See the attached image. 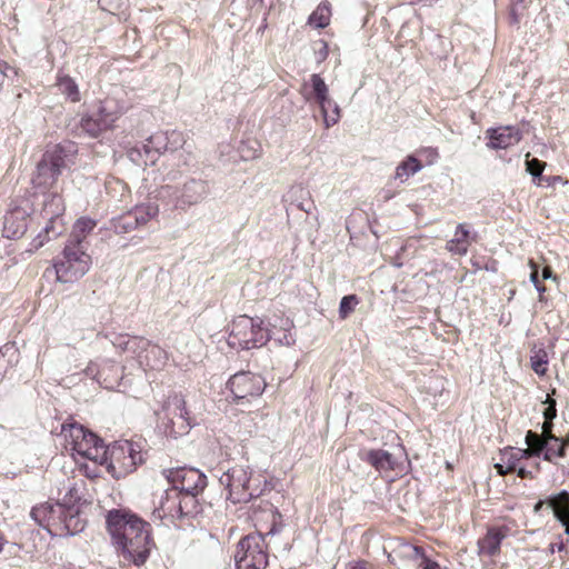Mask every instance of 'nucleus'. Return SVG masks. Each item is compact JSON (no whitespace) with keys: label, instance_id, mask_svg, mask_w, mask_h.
<instances>
[{"label":"nucleus","instance_id":"obj_12","mask_svg":"<svg viewBox=\"0 0 569 569\" xmlns=\"http://www.w3.org/2000/svg\"><path fill=\"white\" fill-rule=\"evenodd\" d=\"M143 462V456L133 443L126 441L122 445L108 448V471L113 478L120 479L133 472L138 465Z\"/></svg>","mask_w":569,"mask_h":569},{"label":"nucleus","instance_id":"obj_41","mask_svg":"<svg viewBox=\"0 0 569 569\" xmlns=\"http://www.w3.org/2000/svg\"><path fill=\"white\" fill-rule=\"evenodd\" d=\"M149 340L137 336L131 337L130 339L128 352L133 353L138 358L140 365H143L142 356L144 353V350L149 346Z\"/></svg>","mask_w":569,"mask_h":569},{"label":"nucleus","instance_id":"obj_59","mask_svg":"<svg viewBox=\"0 0 569 569\" xmlns=\"http://www.w3.org/2000/svg\"><path fill=\"white\" fill-rule=\"evenodd\" d=\"M322 48L319 50V57L320 59H326L328 56V44L327 42H321Z\"/></svg>","mask_w":569,"mask_h":569},{"label":"nucleus","instance_id":"obj_7","mask_svg":"<svg viewBox=\"0 0 569 569\" xmlns=\"http://www.w3.org/2000/svg\"><path fill=\"white\" fill-rule=\"evenodd\" d=\"M220 485L227 490V499L232 503L248 502L260 496L258 487L252 486V469L248 465H234L223 470Z\"/></svg>","mask_w":569,"mask_h":569},{"label":"nucleus","instance_id":"obj_4","mask_svg":"<svg viewBox=\"0 0 569 569\" xmlns=\"http://www.w3.org/2000/svg\"><path fill=\"white\" fill-rule=\"evenodd\" d=\"M61 432L66 440V449L70 450L72 455H78L101 465L107 462L108 448L93 432L77 423L63 425Z\"/></svg>","mask_w":569,"mask_h":569},{"label":"nucleus","instance_id":"obj_26","mask_svg":"<svg viewBox=\"0 0 569 569\" xmlns=\"http://www.w3.org/2000/svg\"><path fill=\"white\" fill-rule=\"evenodd\" d=\"M505 537L501 529H489L487 535L478 541L479 553L489 557L496 556L500 551V545Z\"/></svg>","mask_w":569,"mask_h":569},{"label":"nucleus","instance_id":"obj_17","mask_svg":"<svg viewBox=\"0 0 569 569\" xmlns=\"http://www.w3.org/2000/svg\"><path fill=\"white\" fill-rule=\"evenodd\" d=\"M84 373L96 380L101 387L112 390L120 386L123 368L112 360L101 359L91 361L84 369Z\"/></svg>","mask_w":569,"mask_h":569},{"label":"nucleus","instance_id":"obj_1","mask_svg":"<svg viewBox=\"0 0 569 569\" xmlns=\"http://www.w3.org/2000/svg\"><path fill=\"white\" fill-rule=\"evenodd\" d=\"M106 526L112 545L127 561L141 566L148 560L154 547L149 522L129 510L112 509L106 516Z\"/></svg>","mask_w":569,"mask_h":569},{"label":"nucleus","instance_id":"obj_28","mask_svg":"<svg viewBox=\"0 0 569 569\" xmlns=\"http://www.w3.org/2000/svg\"><path fill=\"white\" fill-rule=\"evenodd\" d=\"M144 146L146 152L148 153L149 158H151L156 163V161L162 153L169 151L167 133L163 131H159L151 134L146 140Z\"/></svg>","mask_w":569,"mask_h":569},{"label":"nucleus","instance_id":"obj_15","mask_svg":"<svg viewBox=\"0 0 569 569\" xmlns=\"http://www.w3.org/2000/svg\"><path fill=\"white\" fill-rule=\"evenodd\" d=\"M32 212L31 204L28 200H14L3 222V236L9 239L21 238L28 229V220Z\"/></svg>","mask_w":569,"mask_h":569},{"label":"nucleus","instance_id":"obj_38","mask_svg":"<svg viewBox=\"0 0 569 569\" xmlns=\"http://www.w3.org/2000/svg\"><path fill=\"white\" fill-rule=\"evenodd\" d=\"M98 338H104L109 340L116 349H119L121 352H128L129 342L131 337L123 333H109V332H99L97 335Z\"/></svg>","mask_w":569,"mask_h":569},{"label":"nucleus","instance_id":"obj_56","mask_svg":"<svg viewBox=\"0 0 569 569\" xmlns=\"http://www.w3.org/2000/svg\"><path fill=\"white\" fill-rule=\"evenodd\" d=\"M100 2L113 8V9H118L121 3H122V0H100Z\"/></svg>","mask_w":569,"mask_h":569},{"label":"nucleus","instance_id":"obj_64","mask_svg":"<svg viewBox=\"0 0 569 569\" xmlns=\"http://www.w3.org/2000/svg\"><path fill=\"white\" fill-rule=\"evenodd\" d=\"M561 440L563 441L565 451L567 452V450H569V433Z\"/></svg>","mask_w":569,"mask_h":569},{"label":"nucleus","instance_id":"obj_5","mask_svg":"<svg viewBox=\"0 0 569 569\" xmlns=\"http://www.w3.org/2000/svg\"><path fill=\"white\" fill-rule=\"evenodd\" d=\"M210 192L209 183L204 179L189 178L181 188L166 184L158 189L157 199L171 204L174 209L187 210L191 206L203 201Z\"/></svg>","mask_w":569,"mask_h":569},{"label":"nucleus","instance_id":"obj_16","mask_svg":"<svg viewBox=\"0 0 569 569\" xmlns=\"http://www.w3.org/2000/svg\"><path fill=\"white\" fill-rule=\"evenodd\" d=\"M158 212V206L153 203L137 206L133 210L113 218L111 220V228L118 234L128 233L140 226H144L154 218Z\"/></svg>","mask_w":569,"mask_h":569},{"label":"nucleus","instance_id":"obj_13","mask_svg":"<svg viewBox=\"0 0 569 569\" xmlns=\"http://www.w3.org/2000/svg\"><path fill=\"white\" fill-rule=\"evenodd\" d=\"M162 475L179 493L199 495L207 486V477L196 468L163 469Z\"/></svg>","mask_w":569,"mask_h":569},{"label":"nucleus","instance_id":"obj_55","mask_svg":"<svg viewBox=\"0 0 569 569\" xmlns=\"http://www.w3.org/2000/svg\"><path fill=\"white\" fill-rule=\"evenodd\" d=\"M495 468L497 469V472L499 475H506L508 472H512L511 470H507L506 463H503L501 460H500V462L495 465Z\"/></svg>","mask_w":569,"mask_h":569},{"label":"nucleus","instance_id":"obj_42","mask_svg":"<svg viewBox=\"0 0 569 569\" xmlns=\"http://www.w3.org/2000/svg\"><path fill=\"white\" fill-rule=\"evenodd\" d=\"M358 303L359 298L356 295L345 296L340 301L339 317L341 319L348 318L355 311Z\"/></svg>","mask_w":569,"mask_h":569},{"label":"nucleus","instance_id":"obj_50","mask_svg":"<svg viewBox=\"0 0 569 569\" xmlns=\"http://www.w3.org/2000/svg\"><path fill=\"white\" fill-rule=\"evenodd\" d=\"M557 416L556 401L553 399L548 401V407L543 410L545 420H553Z\"/></svg>","mask_w":569,"mask_h":569},{"label":"nucleus","instance_id":"obj_25","mask_svg":"<svg viewBox=\"0 0 569 569\" xmlns=\"http://www.w3.org/2000/svg\"><path fill=\"white\" fill-rule=\"evenodd\" d=\"M96 224V221L90 218L82 217L78 219L73 224L68 242L89 248L87 238L93 231Z\"/></svg>","mask_w":569,"mask_h":569},{"label":"nucleus","instance_id":"obj_10","mask_svg":"<svg viewBox=\"0 0 569 569\" xmlns=\"http://www.w3.org/2000/svg\"><path fill=\"white\" fill-rule=\"evenodd\" d=\"M123 114V110L113 100L100 102L98 109L81 114L77 130L91 138L99 137L102 132L111 129L114 122Z\"/></svg>","mask_w":569,"mask_h":569},{"label":"nucleus","instance_id":"obj_62","mask_svg":"<svg viewBox=\"0 0 569 569\" xmlns=\"http://www.w3.org/2000/svg\"><path fill=\"white\" fill-rule=\"evenodd\" d=\"M563 548H565L563 543H559L558 546L550 545V552L553 553L555 549H557L558 551H561V550H563Z\"/></svg>","mask_w":569,"mask_h":569},{"label":"nucleus","instance_id":"obj_47","mask_svg":"<svg viewBox=\"0 0 569 569\" xmlns=\"http://www.w3.org/2000/svg\"><path fill=\"white\" fill-rule=\"evenodd\" d=\"M515 451H516V449L510 448V449H506L501 453V461L503 463H506L507 470L513 471L515 469H517V466L520 465L521 460L517 455H515Z\"/></svg>","mask_w":569,"mask_h":569},{"label":"nucleus","instance_id":"obj_33","mask_svg":"<svg viewBox=\"0 0 569 569\" xmlns=\"http://www.w3.org/2000/svg\"><path fill=\"white\" fill-rule=\"evenodd\" d=\"M18 350L13 345H4L0 348V381L7 371L17 362Z\"/></svg>","mask_w":569,"mask_h":569},{"label":"nucleus","instance_id":"obj_27","mask_svg":"<svg viewBox=\"0 0 569 569\" xmlns=\"http://www.w3.org/2000/svg\"><path fill=\"white\" fill-rule=\"evenodd\" d=\"M365 460L380 472L395 470L397 466L395 457L382 449L369 450L366 453Z\"/></svg>","mask_w":569,"mask_h":569},{"label":"nucleus","instance_id":"obj_18","mask_svg":"<svg viewBox=\"0 0 569 569\" xmlns=\"http://www.w3.org/2000/svg\"><path fill=\"white\" fill-rule=\"evenodd\" d=\"M62 515L58 516L52 536L69 537L81 532L86 527V519L77 506L61 505Z\"/></svg>","mask_w":569,"mask_h":569},{"label":"nucleus","instance_id":"obj_49","mask_svg":"<svg viewBox=\"0 0 569 569\" xmlns=\"http://www.w3.org/2000/svg\"><path fill=\"white\" fill-rule=\"evenodd\" d=\"M417 566L420 567L421 569H440L439 563L429 559L425 553L417 562Z\"/></svg>","mask_w":569,"mask_h":569},{"label":"nucleus","instance_id":"obj_35","mask_svg":"<svg viewBox=\"0 0 569 569\" xmlns=\"http://www.w3.org/2000/svg\"><path fill=\"white\" fill-rule=\"evenodd\" d=\"M330 6L328 2H321L309 17V24L322 29L330 22Z\"/></svg>","mask_w":569,"mask_h":569},{"label":"nucleus","instance_id":"obj_46","mask_svg":"<svg viewBox=\"0 0 569 569\" xmlns=\"http://www.w3.org/2000/svg\"><path fill=\"white\" fill-rule=\"evenodd\" d=\"M531 368L537 375H545L547 371L548 359L545 351L540 350L531 357Z\"/></svg>","mask_w":569,"mask_h":569},{"label":"nucleus","instance_id":"obj_54","mask_svg":"<svg viewBox=\"0 0 569 569\" xmlns=\"http://www.w3.org/2000/svg\"><path fill=\"white\" fill-rule=\"evenodd\" d=\"M530 266H531V273H530V281L535 284L539 283V279H538V268L536 266V263L533 261H530Z\"/></svg>","mask_w":569,"mask_h":569},{"label":"nucleus","instance_id":"obj_52","mask_svg":"<svg viewBox=\"0 0 569 569\" xmlns=\"http://www.w3.org/2000/svg\"><path fill=\"white\" fill-rule=\"evenodd\" d=\"M552 420H545L541 428V435L547 439V436H555L552 433Z\"/></svg>","mask_w":569,"mask_h":569},{"label":"nucleus","instance_id":"obj_40","mask_svg":"<svg viewBox=\"0 0 569 569\" xmlns=\"http://www.w3.org/2000/svg\"><path fill=\"white\" fill-rule=\"evenodd\" d=\"M81 491L77 482H69L66 487V493L61 501H57L58 505L77 506V502L81 500Z\"/></svg>","mask_w":569,"mask_h":569},{"label":"nucleus","instance_id":"obj_14","mask_svg":"<svg viewBox=\"0 0 569 569\" xmlns=\"http://www.w3.org/2000/svg\"><path fill=\"white\" fill-rule=\"evenodd\" d=\"M266 386L267 383L261 376L249 371L237 372L227 382V387L237 403L261 396Z\"/></svg>","mask_w":569,"mask_h":569},{"label":"nucleus","instance_id":"obj_34","mask_svg":"<svg viewBox=\"0 0 569 569\" xmlns=\"http://www.w3.org/2000/svg\"><path fill=\"white\" fill-rule=\"evenodd\" d=\"M422 555L423 551L420 547L413 546L408 542H401L397 546V548L392 551V553L389 557H398L402 559L413 560L417 563L422 557Z\"/></svg>","mask_w":569,"mask_h":569},{"label":"nucleus","instance_id":"obj_2","mask_svg":"<svg viewBox=\"0 0 569 569\" xmlns=\"http://www.w3.org/2000/svg\"><path fill=\"white\" fill-rule=\"evenodd\" d=\"M267 520L270 527L264 533L262 528L258 533H251L242 538L234 553L237 569H266L268 566L266 537L270 540L280 533L284 527L281 513L278 510L270 509L267 513Z\"/></svg>","mask_w":569,"mask_h":569},{"label":"nucleus","instance_id":"obj_37","mask_svg":"<svg viewBox=\"0 0 569 569\" xmlns=\"http://www.w3.org/2000/svg\"><path fill=\"white\" fill-rule=\"evenodd\" d=\"M182 497L179 500L178 503V513L179 517H187L190 515H193L197 512V505H196V497L198 495H191V493H180Z\"/></svg>","mask_w":569,"mask_h":569},{"label":"nucleus","instance_id":"obj_21","mask_svg":"<svg viewBox=\"0 0 569 569\" xmlns=\"http://www.w3.org/2000/svg\"><path fill=\"white\" fill-rule=\"evenodd\" d=\"M282 201L286 204L287 211L290 207H296L309 214L316 209L309 189L302 184H293L283 196Z\"/></svg>","mask_w":569,"mask_h":569},{"label":"nucleus","instance_id":"obj_22","mask_svg":"<svg viewBox=\"0 0 569 569\" xmlns=\"http://www.w3.org/2000/svg\"><path fill=\"white\" fill-rule=\"evenodd\" d=\"M62 515L61 505L46 502L40 506L33 507L30 516L41 527L52 535L58 519Z\"/></svg>","mask_w":569,"mask_h":569},{"label":"nucleus","instance_id":"obj_3","mask_svg":"<svg viewBox=\"0 0 569 569\" xmlns=\"http://www.w3.org/2000/svg\"><path fill=\"white\" fill-rule=\"evenodd\" d=\"M157 429L167 438L177 439L189 433L197 425L196 418L187 409L182 395H170L159 412H157Z\"/></svg>","mask_w":569,"mask_h":569},{"label":"nucleus","instance_id":"obj_60","mask_svg":"<svg viewBox=\"0 0 569 569\" xmlns=\"http://www.w3.org/2000/svg\"><path fill=\"white\" fill-rule=\"evenodd\" d=\"M548 500H549V498H548L547 500H539V501L535 505V507H533L535 512L540 511V510H541V508H542V506H543L545 503H547V505H548Z\"/></svg>","mask_w":569,"mask_h":569},{"label":"nucleus","instance_id":"obj_6","mask_svg":"<svg viewBox=\"0 0 569 569\" xmlns=\"http://www.w3.org/2000/svg\"><path fill=\"white\" fill-rule=\"evenodd\" d=\"M91 264L88 248L67 241L53 268L59 282L72 283L82 278L90 270Z\"/></svg>","mask_w":569,"mask_h":569},{"label":"nucleus","instance_id":"obj_20","mask_svg":"<svg viewBox=\"0 0 569 569\" xmlns=\"http://www.w3.org/2000/svg\"><path fill=\"white\" fill-rule=\"evenodd\" d=\"M486 136L489 140L487 146L490 149H507L517 144L522 138L520 129L513 126L488 129Z\"/></svg>","mask_w":569,"mask_h":569},{"label":"nucleus","instance_id":"obj_32","mask_svg":"<svg viewBox=\"0 0 569 569\" xmlns=\"http://www.w3.org/2000/svg\"><path fill=\"white\" fill-rule=\"evenodd\" d=\"M312 90L315 93V98L320 109H326V104L331 106L332 100L328 97V87L325 83L323 79L315 73L310 78Z\"/></svg>","mask_w":569,"mask_h":569},{"label":"nucleus","instance_id":"obj_8","mask_svg":"<svg viewBox=\"0 0 569 569\" xmlns=\"http://www.w3.org/2000/svg\"><path fill=\"white\" fill-rule=\"evenodd\" d=\"M268 342L262 320L246 315L237 317L230 327L228 345L233 349L250 350Z\"/></svg>","mask_w":569,"mask_h":569},{"label":"nucleus","instance_id":"obj_51","mask_svg":"<svg viewBox=\"0 0 569 569\" xmlns=\"http://www.w3.org/2000/svg\"><path fill=\"white\" fill-rule=\"evenodd\" d=\"M515 455H517L520 460L529 459L531 457H539L541 453H535L533 448L528 447L527 449H516Z\"/></svg>","mask_w":569,"mask_h":569},{"label":"nucleus","instance_id":"obj_57","mask_svg":"<svg viewBox=\"0 0 569 569\" xmlns=\"http://www.w3.org/2000/svg\"><path fill=\"white\" fill-rule=\"evenodd\" d=\"M541 277H542V279H545V280L552 278V270H551V268H550V267H548V266H547V267H545V268L542 269Z\"/></svg>","mask_w":569,"mask_h":569},{"label":"nucleus","instance_id":"obj_31","mask_svg":"<svg viewBox=\"0 0 569 569\" xmlns=\"http://www.w3.org/2000/svg\"><path fill=\"white\" fill-rule=\"evenodd\" d=\"M421 168L420 161L415 156H408L406 160L400 162L396 168L395 178L403 182L408 180L409 177L420 171Z\"/></svg>","mask_w":569,"mask_h":569},{"label":"nucleus","instance_id":"obj_48","mask_svg":"<svg viewBox=\"0 0 569 569\" xmlns=\"http://www.w3.org/2000/svg\"><path fill=\"white\" fill-rule=\"evenodd\" d=\"M526 166H527V171L533 177V178H538L541 176L545 167H546V163L538 160L537 158H533V159H527L526 161Z\"/></svg>","mask_w":569,"mask_h":569},{"label":"nucleus","instance_id":"obj_44","mask_svg":"<svg viewBox=\"0 0 569 569\" xmlns=\"http://www.w3.org/2000/svg\"><path fill=\"white\" fill-rule=\"evenodd\" d=\"M525 440L528 447L533 448L535 453H542L546 439L541 433L529 430L526 433Z\"/></svg>","mask_w":569,"mask_h":569},{"label":"nucleus","instance_id":"obj_53","mask_svg":"<svg viewBox=\"0 0 569 569\" xmlns=\"http://www.w3.org/2000/svg\"><path fill=\"white\" fill-rule=\"evenodd\" d=\"M515 472H517L518 477L525 479V478H532V473L530 470H527L525 467L522 466H517V469L513 470Z\"/></svg>","mask_w":569,"mask_h":569},{"label":"nucleus","instance_id":"obj_11","mask_svg":"<svg viewBox=\"0 0 569 569\" xmlns=\"http://www.w3.org/2000/svg\"><path fill=\"white\" fill-rule=\"evenodd\" d=\"M66 166V154L60 146H54L52 149L47 150L38 162L32 177L33 188L39 191L52 188Z\"/></svg>","mask_w":569,"mask_h":569},{"label":"nucleus","instance_id":"obj_43","mask_svg":"<svg viewBox=\"0 0 569 569\" xmlns=\"http://www.w3.org/2000/svg\"><path fill=\"white\" fill-rule=\"evenodd\" d=\"M321 112L327 128L336 124L340 119V108L335 101L331 106L326 104V109H321Z\"/></svg>","mask_w":569,"mask_h":569},{"label":"nucleus","instance_id":"obj_23","mask_svg":"<svg viewBox=\"0 0 569 569\" xmlns=\"http://www.w3.org/2000/svg\"><path fill=\"white\" fill-rule=\"evenodd\" d=\"M548 507L552 509L555 518L565 527L569 536V491L561 490L549 497Z\"/></svg>","mask_w":569,"mask_h":569},{"label":"nucleus","instance_id":"obj_36","mask_svg":"<svg viewBox=\"0 0 569 569\" xmlns=\"http://www.w3.org/2000/svg\"><path fill=\"white\" fill-rule=\"evenodd\" d=\"M127 154L130 161L139 167L154 164L153 160L146 152L144 143L130 148Z\"/></svg>","mask_w":569,"mask_h":569},{"label":"nucleus","instance_id":"obj_45","mask_svg":"<svg viewBox=\"0 0 569 569\" xmlns=\"http://www.w3.org/2000/svg\"><path fill=\"white\" fill-rule=\"evenodd\" d=\"M168 139V148L170 152H174L182 148L186 143L184 134L181 131H166Z\"/></svg>","mask_w":569,"mask_h":569},{"label":"nucleus","instance_id":"obj_29","mask_svg":"<svg viewBox=\"0 0 569 569\" xmlns=\"http://www.w3.org/2000/svg\"><path fill=\"white\" fill-rule=\"evenodd\" d=\"M143 366L149 369L158 370L166 365L167 352L159 346L149 342L142 356Z\"/></svg>","mask_w":569,"mask_h":569},{"label":"nucleus","instance_id":"obj_63","mask_svg":"<svg viewBox=\"0 0 569 569\" xmlns=\"http://www.w3.org/2000/svg\"><path fill=\"white\" fill-rule=\"evenodd\" d=\"M563 548H565L563 543H559L558 546L550 545V552L553 553L555 549H557L558 551H561V550H563Z\"/></svg>","mask_w":569,"mask_h":569},{"label":"nucleus","instance_id":"obj_9","mask_svg":"<svg viewBox=\"0 0 569 569\" xmlns=\"http://www.w3.org/2000/svg\"><path fill=\"white\" fill-rule=\"evenodd\" d=\"M64 203L59 193H49L43 201L42 213L48 219L43 230L32 240L29 252H33L64 231L63 222Z\"/></svg>","mask_w":569,"mask_h":569},{"label":"nucleus","instance_id":"obj_58","mask_svg":"<svg viewBox=\"0 0 569 569\" xmlns=\"http://www.w3.org/2000/svg\"><path fill=\"white\" fill-rule=\"evenodd\" d=\"M349 569H372V568L366 562H357L355 565H350Z\"/></svg>","mask_w":569,"mask_h":569},{"label":"nucleus","instance_id":"obj_30","mask_svg":"<svg viewBox=\"0 0 569 569\" xmlns=\"http://www.w3.org/2000/svg\"><path fill=\"white\" fill-rule=\"evenodd\" d=\"M542 452L543 459L549 462H555L556 458H565L567 455L563 441L557 436H547Z\"/></svg>","mask_w":569,"mask_h":569},{"label":"nucleus","instance_id":"obj_61","mask_svg":"<svg viewBox=\"0 0 569 569\" xmlns=\"http://www.w3.org/2000/svg\"><path fill=\"white\" fill-rule=\"evenodd\" d=\"M563 548H565L563 543H559L558 546L550 545V552L553 553L555 549H557L558 551H561V550H563Z\"/></svg>","mask_w":569,"mask_h":569},{"label":"nucleus","instance_id":"obj_19","mask_svg":"<svg viewBox=\"0 0 569 569\" xmlns=\"http://www.w3.org/2000/svg\"><path fill=\"white\" fill-rule=\"evenodd\" d=\"M292 329V320L281 316H274L272 320H269L268 327L264 328L268 341L273 340L277 345L286 347L293 345L296 341Z\"/></svg>","mask_w":569,"mask_h":569},{"label":"nucleus","instance_id":"obj_39","mask_svg":"<svg viewBox=\"0 0 569 569\" xmlns=\"http://www.w3.org/2000/svg\"><path fill=\"white\" fill-rule=\"evenodd\" d=\"M58 87L60 91L66 94L71 101L76 102L80 100V93L76 82L68 76L60 77L58 80Z\"/></svg>","mask_w":569,"mask_h":569},{"label":"nucleus","instance_id":"obj_24","mask_svg":"<svg viewBox=\"0 0 569 569\" xmlns=\"http://www.w3.org/2000/svg\"><path fill=\"white\" fill-rule=\"evenodd\" d=\"M470 231L466 223H459L456 228L453 238L446 244V249L458 256H465L468 252L469 246L472 242Z\"/></svg>","mask_w":569,"mask_h":569}]
</instances>
